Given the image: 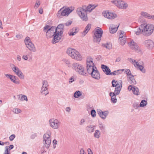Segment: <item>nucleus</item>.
Masks as SVG:
<instances>
[{"instance_id": "1", "label": "nucleus", "mask_w": 154, "mask_h": 154, "mask_svg": "<svg viewBox=\"0 0 154 154\" xmlns=\"http://www.w3.org/2000/svg\"><path fill=\"white\" fill-rule=\"evenodd\" d=\"M141 28L142 33L145 36L150 35L154 30V26L153 25L147 23H143L140 25Z\"/></svg>"}, {"instance_id": "2", "label": "nucleus", "mask_w": 154, "mask_h": 154, "mask_svg": "<svg viewBox=\"0 0 154 154\" xmlns=\"http://www.w3.org/2000/svg\"><path fill=\"white\" fill-rule=\"evenodd\" d=\"M67 54L72 59L80 61L82 60L83 57L81 53L75 49L69 48L66 51Z\"/></svg>"}, {"instance_id": "3", "label": "nucleus", "mask_w": 154, "mask_h": 154, "mask_svg": "<svg viewBox=\"0 0 154 154\" xmlns=\"http://www.w3.org/2000/svg\"><path fill=\"white\" fill-rule=\"evenodd\" d=\"M74 10V7L73 6L64 7L60 8L57 13V17L59 18L63 17H67Z\"/></svg>"}, {"instance_id": "4", "label": "nucleus", "mask_w": 154, "mask_h": 154, "mask_svg": "<svg viewBox=\"0 0 154 154\" xmlns=\"http://www.w3.org/2000/svg\"><path fill=\"white\" fill-rule=\"evenodd\" d=\"M72 69L78 74L83 76H86L87 74L84 66L79 63L74 62L72 65Z\"/></svg>"}, {"instance_id": "5", "label": "nucleus", "mask_w": 154, "mask_h": 154, "mask_svg": "<svg viewBox=\"0 0 154 154\" xmlns=\"http://www.w3.org/2000/svg\"><path fill=\"white\" fill-rule=\"evenodd\" d=\"M76 13L82 21H87L88 20L87 14L84 6L78 8L76 10Z\"/></svg>"}, {"instance_id": "6", "label": "nucleus", "mask_w": 154, "mask_h": 154, "mask_svg": "<svg viewBox=\"0 0 154 154\" xmlns=\"http://www.w3.org/2000/svg\"><path fill=\"white\" fill-rule=\"evenodd\" d=\"M103 32L102 29L100 27L95 29L93 37V41L94 42L98 43L100 42Z\"/></svg>"}, {"instance_id": "7", "label": "nucleus", "mask_w": 154, "mask_h": 154, "mask_svg": "<svg viewBox=\"0 0 154 154\" xmlns=\"http://www.w3.org/2000/svg\"><path fill=\"white\" fill-rule=\"evenodd\" d=\"M43 31L46 33L45 36L47 38H51L56 32L55 27L46 25L44 27Z\"/></svg>"}, {"instance_id": "8", "label": "nucleus", "mask_w": 154, "mask_h": 154, "mask_svg": "<svg viewBox=\"0 0 154 154\" xmlns=\"http://www.w3.org/2000/svg\"><path fill=\"white\" fill-rule=\"evenodd\" d=\"M51 132L50 131H47L43 136V142L44 146L47 148L50 146L51 143Z\"/></svg>"}, {"instance_id": "9", "label": "nucleus", "mask_w": 154, "mask_h": 154, "mask_svg": "<svg viewBox=\"0 0 154 154\" xmlns=\"http://www.w3.org/2000/svg\"><path fill=\"white\" fill-rule=\"evenodd\" d=\"M24 42L26 47L29 50L33 52L36 51V49L29 37H26Z\"/></svg>"}, {"instance_id": "10", "label": "nucleus", "mask_w": 154, "mask_h": 154, "mask_svg": "<svg viewBox=\"0 0 154 154\" xmlns=\"http://www.w3.org/2000/svg\"><path fill=\"white\" fill-rule=\"evenodd\" d=\"M49 126L52 128L56 129L59 128L60 127L61 122L58 119L52 118L49 120Z\"/></svg>"}, {"instance_id": "11", "label": "nucleus", "mask_w": 154, "mask_h": 154, "mask_svg": "<svg viewBox=\"0 0 154 154\" xmlns=\"http://www.w3.org/2000/svg\"><path fill=\"white\" fill-rule=\"evenodd\" d=\"M11 67L12 71L20 79H24L25 76L19 68L14 64H12Z\"/></svg>"}, {"instance_id": "12", "label": "nucleus", "mask_w": 154, "mask_h": 154, "mask_svg": "<svg viewBox=\"0 0 154 154\" xmlns=\"http://www.w3.org/2000/svg\"><path fill=\"white\" fill-rule=\"evenodd\" d=\"M91 69L87 71L91 75L94 79L96 80H99L100 78V74L97 68L94 67Z\"/></svg>"}, {"instance_id": "13", "label": "nucleus", "mask_w": 154, "mask_h": 154, "mask_svg": "<svg viewBox=\"0 0 154 154\" xmlns=\"http://www.w3.org/2000/svg\"><path fill=\"white\" fill-rule=\"evenodd\" d=\"M128 60L133 64L135 67L139 69L143 72H145V69L141 65H140L141 63L139 61H137L132 58H128Z\"/></svg>"}, {"instance_id": "14", "label": "nucleus", "mask_w": 154, "mask_h": 154, "mask_svg": "<svg viewBox=\"0 0 154 154\" xmlns=\"http://www.w3.org/2000/svg\"><path fill=\"white\" fill-rule=\"evenodd\" d=\"M42 84L40 92L42 95L46 96L49 93L48 90V83L47 81L44 80L42 82Z\"/></svg>"}, {"instance_id": "15", "label": "nucleus", "mask_w": 154, "mask_h": 154, "mask_svg": "<svg viewBox=\"0 0 154 154\" xmlns=\"http://www.w3.org/2000/svg\"><path fill=\"white\" fill-rule=\"evenodd\" d=\"M94 67H96L94 62L93 59L91 57H88L86 59V68L87 71L91 70Z\"/></svg>"}, {"instance_id": "16", "label": "nucleus", "mask_w": 154, "mask_h": 154, "mask_svg": "<svg viewBox=\"0 0 154 154\" xmlns=\"http://www.w3.org/2000/svg\"><path fill=\"white\" fill-rule=\"evenodd\" d=\"M5 76L11 82L16 85H19L20 82L19 81L17 80V78L15 75L10 74H5Z\"/></svg>"}, {"instance_id": "17", "label": "nucleus", "mask_w": 154, "mask_h": 154, "mask_svg": "<svg viewBox=\"0 0 154 154\" xmlns=\"http://www.w3.org/2000/svg\"><path fill=\"white\" fill-rule=\"evenodd\" d=\"M103 16L107 19L112 20L115 18V14L109 11H105L102 13Z\"/></svg>"}, {"instance_id": "18", "label": "nucleus", "mask_w": 154, "mask_h": 154, "mask_svg": "<svg viewBox=\"0 0 154 154\" xmlns=\"http://www.w3.org/2000/svg\"><path fill=\"white\" fill-rule=\"evenodd\" d=\"M116 6L120 9L125 10L128 8V4L123 1L119 0L116 3Z\"/></svg>"}, {"instance_id": "19", "label": "nucleus", "mask_w": 154, "mask_h": 154, "mask_svg": "<svg viewBox=\"0 0 154 154\" xmlns=\"http://www.w3.org/2000/svg\"><path fill=\"white\" fill-rule=\"evenodd\" d=\"M101 67L104 73L107 75H115L116 71L113 72H111L109 68L106 65L102 64L101 65Z\"/></svg>"}, {"instance_id": "20", "label": "nucleus", "mask_w": 154, "mask_h": 154, "mask_svg": "<svg viewBox=\"0 0 154 154\" xmlns=\"http://www.w3.org/2000/svg\"><path fill=\"white\" fill-rule=\"evenodd\" d=\"M54 33L51 41L52 43L53 44L56 43L59 41L61 38V35L63 34L56 31Z\"/></svg>"}, {"instance_id": "21", "label": "nucleus", "mask_w": 154, "mask_h": 154, "mask_svg": "<svg viewBox=\"0 0 154 154\" xmlns=\"http://www.w3.org/2000/svg\"><path fill=\"white\" fill-rule=\"evenodd\" d=\"M128 89L129 91H132L134 95L138 96L140 94L139 89L136 86L130 85L128 88Z\"/></svg>"}, {"instance_id": "22", "label": "nucleus", "mask_w": 154, "mask_h": 154, "mask_svg": "<svg viewBox=\"0 0 154 154\" xmlns=\"http://www.w3.org/2000/svg\"><path fill=\"white\" fill-rule=\"evenodd\" d=\"M97 113L101 119L105 120L106 119L109 112L108 111H103L101 110H99L97 111Z\"/></svg>"}, {"instance_id": "23", "label": "nucleus", "mask_w": 154, "mask_h": 154, "mask_svg": "<svg viewBox=\"0 0 154 154\" xmlns=\"http://www.w3.org/2000/svg\"><path fill=\"white\" fill-rule=\"evenodd\" d=\"M144 44L145 46L149 49H152L154 46V43L153 41L150 39L145 40Z\"/></svg>"}, {"instance_id": "24", "label": "nucleus", "mask_w": 154, "mask_h": 154, "mask_svg": "<svg viewBox=\"0 0 154 154\" xmlns=\"http://www.w3.org/2000/svg\"><path fill=\"white\" fill-rule=\"evenodd\" d=\"M79 28L76 27H73L70 29L68 32V34L70 36H73L75 35L79 32Z\"/></svg>"}, {"instance_id": "25", "label": "nucleus", "mask_w": 154, "mask_h": 154, "mask_svg": "<svg viewBox=\"0 0 154 154\" xmlns=\"http://www.w3.org/2000/svg\"><path fill=\"white\" fill-rule=\"evenodd\" d=\"M128 46L132 49L135 50H138L139 49V47L137 44L133 40H131L128 43Z\"/></svg>"}, {"instance_id": "26", "label": "nucleus", "mask_w": 154, "mask_h": 154, "mask_svg": "<svg viewBox=\"0 0 154 154\" xmlns=\"http://www.w3.org/2000/svg\"><path fill=\"white\" fill-rule=\"evenodd\" d=\"M122 87V82L121 80L116 81V95H118L121 91Z\"/></svg>"}, {"instance_id": "27", "label": "nucleus", "mask_w": 154, "mask_h": 154, "mask_svg": "<svg viewBox=\"0 0 154 154\" xmlns=\"http://www.w3.org/2000/svg\"><path fill=\"white\" fill-rule=\"evenodd\" d=\"M140 15L146 18L154 20V15H151L146 12L142 11L140 13Z\"/></svg>"}, {"instance_id": "28", "label": "nucleus", "mask_w": 154, "mask_h": 154, "mask_svg": "<svg viewBox=\"0 0 154 154\" xmlns=\"http://www.w3.org/2000/svg\"><path fill=\"white\" fill-rule=\"evenodd\" d=\"M97 6V5H95L89 4L85 8V10L87 12H91Z\"/></svg>"}, {"instance_id": "29", "label": "nucleus", "mask_w": 154, "mask_h": 154, "mask_svg": "<svg viewBox=\"0 0 154 154\" xmlns=\"http://www.w3.org/2000/svg\"><path fill=\"white\" fill-rule=\"evenodd\" d=\"M22 58L24 60L29 61L32 60V57L30 54H25L22 56Z\"/></svg>"}, {"instance_id": "30", "label": "nucleus", "mask_w": 154, "mask_h": 154, "mask_svg": "<svg viewBox=\"0 0 154 154\" xmlns=\"http://www.w3.org/2000/svg\"><path fill=\"white\" fill-rule=\"evenodd\" d=\"M95 126L92 125L87 126L86 129L87 131L89 133H92L94 131Z\"/></svg>"}, {"instance_id": "31", "label": "nucleus", "mask_w": 154, "mask_h": 154, "mask_svg": "<svg viewBox=\"0 0 154 154\" xmlns=\"http://www.w3.org/2000/svg\"><path fill=\"white\" fill-rule=\"evenodd\" d=\"M18 99L21 101H25L26 102L28 101V99L27 96L23 94H20L18 95Z\"/></svg>"}, {"instance_id": "32", "label": "nucleus", "mask_w": 154, "mask_h": 154, "mask_svg": "<svg viewBox=\"0 0 154 154\" xmlns=\"http://www.w3.org/2000/svg\"><path fill=\"white\" fill-rule=\"evenodd\" d=\"M64 25L62 24H59L57 27H55L56 31L63 33Z\"/></svg>"}, {"instance_id": "33", "label": "nucleus", "mask_w": 154, "mask_h": 154, "mask_svg": "<svg viewBox=\"0 0 154 154\" xmlns=\"http://www.w3.org/2000/svg\"><path fill=\"white\" fill-rule=\"evenodd\" d=\"M101 135V133L99 130L97 129L95 131L94 133L93 136L94 138L96 139H99Z\"/></svg>"}, {"instance_id": "34", "label": "nucleus", "mask_w": 154, "mask_h": 154, "mask_svg": "<svg viewBox=\"0 0 154 154\" xmlns=\"http://www.w3.org/2000/svg\"><path fill=\"white\" fill-rule=\"evenodd\" d=\"M117 36L118 38H122L124 37H126V33L122 30H119L117 33Z\"/></svg>"}, {"instance_id": "35", "label": "nucleus", "mask_w": 154, "mask_h": 154, "mask_svg": "<svg viewBox=\"0 0 154 154\" xmlns=\"http://www.w3.org/2000/svg\"><path fill=\"white\" fill-rule=\"evenodd\" d=\"M109 32L111 34H114L116 32V25L111 24L109 27Z\"/></svg>"}, {"instance_id": "36", "label": "nucleus", "mask_w": 154, "mask_h": 154, "mask_svg": "<svg viewBox=\"0 0 154 154\" xmlns=\"http://www.w3.org/2000/svg\"><path fill=\"white\" fill-rule=\"evenodd\" d=\"M126 37H124L122 38H118V42L120 45H124L126 42Z\"/></svg>"}, {"instance_id": "37", "label": "nucleus", "mask_w": 154, "mask_h": 154, "mask_svg": "<svg viewBox=\"0 0 154 154\" xmlns=\"http://www.w3.org/2000/svg\"><path fill=\"white\" fill-rule=\"evenodd\" d=\"M109 96L111 97V102L114 103H116V94L115 93L113 92L110 93Z\"/></svg>"}, {"instance_id": "38", "label": "nucleus", "mask_w": 154, "mask_h": 154, "mask_svg": "<svg viewBox=\"0 0 154 154\" xmlns=\"http://www.w3.org/2000/svg\"><path fill=\"white\" fill-rule=\"evenodd\" d=\"M128 78L130 84L133 85L136 84V81L132 75H131V76H128Z\"/></svg>"}, {"instance_id": "39", "label": "nucleus", "mask_w": 154, "mask_h": 154, "mask_svg": "<svg viewBox=\"0 0 154 154\" xmlns=\"http://www.w3.org/2000/svg\"><path fill=\"white\" fill-rule=\"evenodd\" d=\"M82 94V92L79 91H76L74 94L73 96L75 98H78L80 97Z\"/></svg>"}, {"instance_id": "40", "label": "nucleus", "mask_w": 154, "mask_h": 154, "mask_svg": "<svg viewBox=\"0 0 154 154\" xmlns=\"http://www.w3.org/2000/svg\"><path fill=\"white\" fill-rule=\"evenodd\" d=\"M103 47L108 49H110L112 48V45L109 42H107L102 44Z\"/></svg>"}, {"instance_id": "41", "label": "nucleus", "mask_w": 154, "mask_h": 154, "mask_svg": "<svg viewBox=\"0 0 154 154\" xmlns=\"http://www.w3.org/2000/svg\"><path fill=\"white\" fill-rule=\"evenodd\" d=\"M134 32L137 35H139L142 33L141 28L140 27H137L134 29Z\"/></svg>"}, {"instance_id": "42", "label": "nucleus", "mask_w": 154, "mask_h": 154, "mask_svg": "<svg viewBox=\"0 0 154 154\" xmlns=\"http://www.w3.org/2000/svg\"><path fill=\"white\" fill-rule=\"evenodd\" d=\"M62 62L65 63L66 65L69 67L71 66V64L69 60L66 59H63L62 60Z\"/></svg>"}, {"instance_id": "43", "label": "nucleus", "mask_w": 154, "mask_h": 154, "mask_svg": "<svg viewBox=\"0 0 154 154\" xmlns=\"http://www.w3.org/2000/svg\"><path fill=\"white\" fill-rule=\"evenodd\" d=\"M147 104V100H143L141 101L139 104V106L141 107H144L146 106Z\"/></svg>"}, {"instance_id": "44", "label": "nucleus", "mask_w": 154, "mask_h": 154, "mask_svg": "<svg viewBox=\"0 0 154 154\" xmlns=\"http://www.w3.org/2000/svg\"><path fill=\"white\" fill-rule=\"evenodd\" d=\"M21 110L18 108H14L13 109V112L15 114H19L22 112Z\"/></svg>"}, {"instance_id": "45", "label": "nucleus", "mask_w": 154, "mask_h": 154, "mask_svg": "<svg viewBox=\"0 0 154 154\" xmlns=\"http://www.w3.org/2000/svg\"><path fill=\"white\" fill-rule=\"evenodd\" d=\"M86 122V119L85 118H83L81 119L79 122V124L80 125H84Z\"/></svg>"}, {"instance_id": "46", "label": "nucleus", "mask_w": 154, "mask_h": 154, "mask_svg": "<svg viewBox=\"0 0 154 154\" xmlns=\"http://www.w3.org/2000/svg\"><path fill=\"white\" fill-rule=\"evenodd\" d=\"M41 4V2L39 0H36L35 2V5L34 8L35 9H37L38 8L39 6Z\"/></svg>"}, {"instance_id": "47", "label": "nucleus", "mask_w": 154, "mask_h": 154, "mask_svg": "<svg viewBox=\"0 0 154 154\" xmlns=\"http://www.w3.org/2000/svg\"><path fill=\"white\" fill-rule=\"evenodd\" d=\"M98 127L101 131H103L105 129V125L102 123L99 124L98 125Z\"/></svg>"}, {"instance_id": "48", "label": "nucleus", "mask_w": 154, "mask_h": 154, "mask_svg": "<svg viewBox=\"0 0 154 154\" xmlns=\"http://www.w3.org/2000/svg\"><path fill=\"white\" fill-rule=\"evenodd\" d=\"M125 73L127 74V77L131 76V72L130 69H126L125 71Z\"/></svg>"}, {"instance_id": "49", "label": "nucleus", "mask_w": 154, "mask_h": 154, "mask_svg": "<svg viewBox=\"0 0 154 154\" xmlns=\"http://www.w3.org/2000/svg\"><path fill=\"white\" fill-rule=\"evenodd\" d=\"M91 116L93 118H95L96 116V112L94 109H92L91 112Z\"/></svg>"}, {"instance_id": "50", "label": "nucleus", "mask_w": 154, "mask_h": 154, "mask_svg": "<svg viewBox=\"0 0 154 154\" xmlns=\"http://www.w3.org/2000/svg\"><path fill=\"white\" fill-rule=\"evenodd\" d=\"M91 27V25L90 24H88L85 27V30L88 32Z\"/></svg>"}, {"instance_id": "51", "label": "nucleus", "mask_w": 154, "mask_h": 154, "mask_svg": "<svg viewBox=\"0 0 154 154\" xmlns=\"http://www.w3.org/2000/svg\"><path fill=\"white\" fill-rule=\"evenodd\" d=\"M139 106V105L137 102L134 103L133 104V107L135 109H137Z\"/></svg>"}, {"instance_id": "52", "label": "nucleus", "mask_w": 154, "mask_h": 154, "mask_svg": "<svg viewBox=\"0 0 154 154\" xmlns=\"http://www.w3.org/2000/svg\"><path fill=\"white\" fill-rule=\"evenodd\" d=\"M75 80V79L73 76H72L69 79V84H71Z\"/></svg>"}, {"instance_id": "53", "label": "nucleus", "mask_w": 154, "mask_h": 154, "mask_svg": "<svg viewBox=\"0 0 154 154\" xmlns=\"http://www.w3.org/2000/svg\"><path fill=\"white\" fill-rule=\"evenodd\" d=\"M124 70L125 69H124L118 70L117 71H116V75H119L121 74Z\"/></svg>"}, {"instance_id": "54", "label": "nucleus", "mask_w": 154, "mask_h": 154, "mask_svg": "<svg viewBox=\"0 0 154 154\" xmlns=\"http://www.w3.org/2000/svg\"><path fill=\"white\" fill-rule=\"evenodd\" d=\"M15 137V136L14 134H12L9 137V140L11 141H13L14 138Z\"/></svg>"}, {"instance_id": "55", "label": "nucleus", "mask_w": 154, "mask_h": 154, "mask_svg": "<svg viewBox=\"0 0 154 154\" xmlns=\"http://www.w3.org/2000/svg\"><path fill=\"white\" fill-rule=\"evenodd\" d=\"M5 153L4 154H9V149L8 148V147L6 146L5 148Z\"/></svg>"}, {"instance_id": "56", "label": "nucleus", "mask_w": 154, "mask_h": 154, "mask_svg": "<svg viewBox=\"0 0 154 154\" xmlns=\"http://www.w3.org/2000/svg\"><path fill=\"white\" fill-rule=\"evenodd\" d=\"M88 32H87L84 30L83 32H81V35L82 36H85L86 35Z\"/></svg>"}, {"instance_id": "57", "label": "nucleus", "mask_w": 154, "mask_h": 154, "mask_svg": "<svg viewBox=\"0 0 154 154\" xmlns=\"http://www.w3.org/2000/svg\"><path fill=\"white\" fill-rule=\"evenodd\" d=\"M72 23V21H69L67 22L65 24H65V25L66 26H69Z\"/></svg>"}, {"instance_id": "58", "label": "nucleus", "mask_w": 154, "mask_h": 154, "mask_svg": "<svg viewBox=\"0 0 154 154\" xmlns=\"http://www.w3.org/2000/svg\"><path fill=\"white\" fill-rule=\"evenodd\" d=\"M88 154H93L90 148H88L87 149Z\"/></svg>"}, {"instance_id": "59", "label": "nucleus", "mask_w": 154, "mask_h": 154, "mask_svg": "<svg viewBox=\"0 0 154 154\" xmlns=\"http://www.w3.org/2000/svg\"><path fill=\"white\" fill-rule=\"evenodd\" d=\"M112 84L113 87H116V81L114 79L112 81Z\"/></svg>"}, {"instance_id": "60", "label": "nucleus", "mask_w": 154, "mask_h": 154, "mask_svg": "<svg viewBox=\"0 0 154 154\" xmlns=\"http://www.w3.org/2000/svg\"><path fill=\"white\" fill-rule=\"evenodd\" d=\"M17 59L18 61H20L21 60V57L20 55H17Z\"/></svg>"}, {"instance_id": "61", "label": "nucleus", "mask_w": 154, "mask_h": 154, "mask_svg": "<svg viewBox=\"0 0 154 154\" xmlns=\"http://www.w3.org/2000/svg\"><path fill=\"white\" fill-rule=\"evenodd\" d=\"M80 154H85L84 150L82 149L80 150Z\"/></svg>"}, {"instance_id": "62", "label": "nucleus", "mask_w": 154, "mask_h": 154, "mask_svg": "<svg viewBox=\"0 0 154 154\" xmlns=\"http://www.w3.org/2000/svg\"><path fill=\"white\" fill-rule=\"evenodd\" d=\"M39 13L40 14H42L43 13V9L42 8H40L39 10Z\"/></svg>"}, {"instance_id": "63", "label": "nucleus", "mask_w": 154, "mask_h": 154, "mask_svg": "<svg viewBox=\"0 0 154 154\" xmlns=\"http://www.w3.org/2000/svg\"><path fill=\"white\" fill-rule=\"evenodd\" d=\"M71 110V109L69 107H68L66 108V111L68 112H69Z\"/></svg>"}, {"instance_id": "64", "label": "nucleus", "mask_w": 154, "mask_h": 154, "mask_svg": "<svg viewBox=\"0 0 154 154\" xmlns=\"http://www.w3.org/2000/svg\"><path fill=\"white\" fill-rule=\"evenodd\" d=\"M121 60V57H118L116 59V62H119Z\"/></svg>"}]
</instances>
